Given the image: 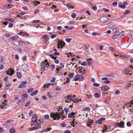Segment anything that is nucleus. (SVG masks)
Wrapping results in <instances>:
<instances>
[{"instance_id":"nucleus-9","label":"nucleus","mask_w":133,"mask_h":133,"mask_svg":"<svg viewBox=\"0 0 133 133\" xmlns=\"http://www.w3.org/2000/svg\"><path fill=\"white\" fill-rule=\"evenodd\" d=\"M10 36V35L7 34H5L3 37V39L5 41H7L8 40V38H9Z\"/></svg>"},{"instance_id":"nucleus-27","label":"nucleus","mask_w":133,"mask_h":133,"mask_svg":"<svg viewBox=\"0 0 133 133\" xmlns=\"http://www.w3.org/2000/svg\"><path fill=\"white\" fill-rule=\"evenodd\" d=\"M14 7V5L12 4H8L7 6L8 9H10Z\"/></svg>"},{"instance_id":"nucleus-33","label":"nucleus","mask_w":133,"mask_h":133,"mask_svg":"<svg viewBox=\"0 0 133 133\" xmlns=\"http://www.w3.org/2000/svg\"><path fill=\"white\" fill-rule=\"evenodd\" d=\"M24 101H24V99H21V100L18 101V102H17V104H18L19 103H21V102H22L24 103Z\"/></svg>"},{"instance_id":"nucleus-60","label":"nucleus","mask_w":133,"mask_h":133,"mask_svg":"<svg viewBox=\"0 0 133 133\" xmlns=\"http://www.w3.org/2000/svg\"><path fill=\"white\" fill-rule=\"evenodd\" d=\"M31 102L30 101H29L27 102L25 104V106L27 107L29 105V104Z\"/></svg>"},{"instance_id":"nucleus-38","label":"nucleus","mask_w":133,"mask_h":133,"mask_svg":"<svg viewBox=\"0 0 133 133\" xmlns=\"http://www.w3.org/2000/svg\"><path fill=\"white\" fill-rule=\"evenodd\" d=\"M67 6L68 7V9H69V8H71L72 9L74 7L72 6V5L71 4H68L67 5Z\"/></svg>"},{"instance_id":"nucleus-35","label":"nucleus","mask_w":133,"mask_h":133,"mask_svg":"<svg viewBox=\"0 0 133 133\" xmlns=\"http://www.w3.org/2000/svg\"><path fill=\"white\" fill-rule=\"evenodd\" d=\"M51 85V83H48L44 85V87L45 88L46 87L47 88H48V87L50 85Z\"/></svg>"},{"instance_id":"nucleus-41","label":"nucleus","mask_w":133,"mask_h":133,"mask_svg":"<svg viewBox=\"0 0 133 133\" xmlns=\"http://www.w3.org/2000/svg\"><path fill=\"white\" fill-rule=\"evenodd\" d=\"M119 6L120 8L123 9L125 7V6L124 5H123L122 4H120L119 5Z\"/></svg>"},{"instance_id":"nucleus-57","label":"nucleus","mask_w":133,"mask_h":133,"mask_svg":"<svg viewBox=\"0 0 133 133\" xmlns=\"http://www.w3.org/2000/svg\"><path fill=\"white\" fill-rule=\"evenodd\" d=\"M119 56H121L123 58H126L128 56L125 55H119Z\"/></svg>"},{"instance_id":"nucleus-51","label":"nucleus","mask_w":133,"mask_h":133,"mask_svg":"<svg viewBox=\"0 0 133 133\" xmlns=\"http://www.w3.org/2000/svg\"><path fill=\"white\" fill-rule=\"evenodd\" d=\"M71 39V38H67L65 39V41L67 42H69L70 41Z\"/></svg>"},{"instance_id":"nucleus-15","label":"nucleus","mask_w":133,"mask_h":133,"mask_svg":"<svg viewBox=\"0 0 133 133\" xmlns=\"http://www.w3.org/2000/svg\"><path fill=\"white\" fill-rule=\"evenodd\" d=\"M113 23H109L107 25L109 28H111L113 27Z\"/></svg>"},{"instance_id":"nucleus-16","label":"nucleus","mask_w":133,"mask_h":133,"mask_svg":"<svg viewBox=\"0 0 133 133\" xmlns=\"http://www.w3.org/2000/svg\"><path fill=\"white\" fill-rule=\"evenodd\" d=\"M91 60V58L88 59H87V61L88 62V66H90L92 64L91 61H90Z\"/></svg>"},{"instance_id":"nucleus-3","label":"nucleus","mask_w":133,"mask_h":133,"mask_svg":"<svg viewBox=\"0 0 133 133\" xmlns=\"http://www.w3.org/2000/svg\"><path fill=\"white\" fill-rule=\"evenodd\" d=\"M57 42L58 43L57 45V48H62L65 45V43L62 41L58 40V42Z\"/></svg>"},{"instance_id":"nucleus-50","label":"nucleus","mask_w":133,"mask_h":133,"mask_svg":"<svg viewBox=\"0 0 133 133\" xmlns=\"http://www.w3.org/2000/svg\"><path fill=\"white\" fill-rule=\"evenodd\" d=\"M22 59L24 61H26V56H25V55L22 58Z\"/></svg>"},{"instance_id":"nucleus-61","label":"nucleus","mask_w":133,"mask_h":133,"mask_svg":"<svg viewBox=\"0 0 133 133\" xmlns=\"http://www.w3.org/2000/svg\"><path fill=\"white\" fill-rule=\"evenodd\" d=\"M92 35L95 36L97 35H98V34H97L95 32H93L92 34Z\"/></svg>"},{"instance_id":"nucleus-14","label":"nucleus","mask_w":133,"mask_h":133,"mask_svg":"<svg viewBox=\"0 0 133 133\" xmlns=\"http://www.w3.org/2000/svg\"><path fill=\"white\" fill-rule=\"evenodd\" d=\"M131 104H133V99H132V101H131L129 102H128L125 103L126 105L128 106H130L131 105Z\"/></svg>"},{"instance_id":"nucleus-43","label":"nucleus","mask_w":133,"mask_h":133,"mask_svg":"<svg viewBox=\"0 0 133 133\" xmlns=\"http://www.w3.org/2000/svg\"><path fill=\"white\" fill-rule=\"evenodd\" d=\"M118 30L119 29L118 28H116L113 29L112 31L115 32L116 31H118Z\"/></svg>"},{"instance_id":"nucleus-49","label":"nucleus","mask_w":133,"mask_h":133,"mask_svg":"<svg viewBox=\"0 0 133 133\" xmlns=\"http://www.w3.org/2000/svg\"><path fill=\"white\" fill-rule=\"evenodd\" d=\"M130 12V11L129 10H127V11H126L124 13V15H126L127 14H129Z\"/></svg>"},{"instance_id":"nucleus-4","label":"nucleus","mask_w":133,"mask_h":133,"mask_svg":"<svg viewBox=\"0 0 133 133\" xmlns=\"http://www.w3.org/2000/svg\"><path fill=\"white\" fill-rule=\"evenodd\" d=\"M6 72L7 74L12 76L14 73V70L13 69L10 68L6 71Z\"/></svg>"},{"instance_id":"nucleus-46","label":"nucleus","mask_w":133,"mask_h":133,"mask_svg":"<svg viewBox=\"0 0 133 133\" xmlns=\"http://www.w3.org/2000/svg\"><path fill=\"white\" fill-rule=\"evenodd\" d=\"M57 36V35L55 34L53 35L50 36V38L51 39H53L56 37Z\"/></svg>"},{"instance_id":"nucleus-25","label":"nucleus","mask_w":133,"mask_h":133,"mask_svg":"<svg viewBox=\"0 0 133 133\" xmlns=\"http://www.w3.org/2000/svg\"><path fill=\"white\" fill-rule=\"evenodd\" d=\"M49 118V116L48 115H44V118L45 120L48 119Z\"/></svg>"},{"instance_id":"nucleus-28","label":"nucleus","mask_w":133,"mask_h":133,"mask_svg":"<svg viewBox=\"0 0 133 133\" xmlns=\"http://www.w3.org/2000/svg\"><path fill=\"white\" fill-rule=\"evenodd\" d=\"M17 76L19 78H21V75L19 72H18L17 73Z\"/></svg>"},{"instance_id":"nucleus-18","label":"nucleus","mask_w":133,"mask_h":133,"mask_svg":"<svg viewBox=\"0 0 133 133\" xmlns=\"http://www.w3.org/2000/svg\"><path fill=\"white\" fill-rule=\"evenodd\" d=\"M38 92V91L37 90H35L34 91L31 93L30 94V95L32 96H33L34 95L37 94Z\"/></svg>"},{"instance_id":"nucleus-5","label":"nucleus","mask_w":133,"mask_h":133,"mask_svg":"<svg viewBox=\"0 0 133 133\" xmlns=\"http://www.w3.org/2000/svg\"><path fill=\"white\" fill-rule=\"evenodd\" d=\"M108 19L106 17L103 16L100 18V21L102 23H104L106 22Z\"/></svg>"},{"instance_id":"nucleus-26","label":"nucleus","mask_w":133,"mask_h":133,"mask_svg":"<svg viewBox=\"0 0 133 133\" xmlns=\"http://www.w3.org/2000/svg\"><path fill=\"white\" fill-rule=\"evenodd\" d=\"M78 78H79L78 80H79V81H83L84 78V77L82 75H79Z\"/></svg>"},{"instance_id":"nucleus-19","label":"nucleus","mask_w":133,"mask_h":133,"mask_svg":"<svg viewBox=\"0 0 133 133\" xmlns=\"http://www.w3.org/2000/svg\"><path fill=\"white\" fill-rule=\"evenodd\" d=\"M35 125H37V127H35L36 130L38 129H39L41 127V124L38 123L36 122V124H35Z\"/></svg>"},{"instance_id":"nucleus-10","label":"nucleus","mask_w":133,"mask_h":133,"mask_svg":"<svg viewBox=\"0 0 133 133\" xmlns=\"http://www.w3.org/2000/svg\"><path fill=\"white\" fill-rule=\"evenodd\" d=\"M105 119V118H101L98 120L96 122V123H98L100 124L102 121H104Z\"/></svg>"},{"instance_id":"nucleus-37","label":"nucleus","mask_w":133,"mask_h":133,"mask_svg":"<svg viewBox=\"0 0 133 133\" xmlns=\"http://www.w3.org/2000/svg\"><path fill=\"white\" fill-rule=\"evenodd\" d=\"M90 108L88 107H86L85 108H84V111H86L87 110L88 111H90Z\"/></svg>"},{"instance_id":"nucleus-6","label":"nucleus","mask_w":133,"mask_h":133,"mask_svg":"<svg viewBox=\"0 0 133 133\" xmlns=\"http://www.w3.org/2000/svg\"><path fill=\"white\" fill-rule=\"evenodd\" d=\"M37 117L36 115H33L31 118L32 121L34 123H35V124H36V123L37 122Z\"/></svg>"},{"instance_id":"nucleus-48","label":"nucleus","mask_w":133,"mask_h":133,"mask_svg":"<svg viewBox=\"0 0 133 133\" xmlns=\"http://www.w3.org/2000/svg\"><path fill=\"white\" fill-rule=\"evenodd\" d=\"M117 36L115 34H114L112 36V38L114 39H116L117 37Z\"/></svg>"},{"instance_id":"nucleus-52","label":"nucleus","mask_w":133,"mask_h":133,"mask_svg":"<svg viewBox=\"0 0 133 133\" xmlns=\"http://www.w3.org/2000/svg\"><path fill=\"white\" fill-rule=\"evenodd\" d=\"M48 97L50 98H51L52 97V96L50 95V92H48Z\"/></svg>"},{"instance_id":"nucleus-17","label":"nucleus","mask_w":133,"mask_h":133,"mask_svg":"<svg viewBox=\"0 0 133 133\" xmlns=\"http://www.w3.org/2000/svg\"><path fill=\"white\" fill-rule=\"evenodd\" d=\"M50 57L52 59H56L57 57V56L54 54L50 55Z\"/></svg>"},{"instance_id":"nucleus-32","label":"nucleus","mask_w":133,"mask_h":133,"mask_svg":"<svg viewBox=\"0 0 133 133\" xmlns=\"http://www.w3.org/2000/svg\"><path fill=\"white\" fill-rule=\"evenodd\" d=\"M22 35L24 36L27 37L28 36V33L26 32H23Z\"/></svg>"},{"instance_id":"nucleus-39","label":"nucleus","mask_w":133,"mask_h":133,"mask_svg":"<svg viewBox=\"0 0 133 133\" xmlns=\"http://www.w3.org/2000/svg\"><path fill=\"white\" fill-rule=\"evenodd\" d=\"M93 85L95 86V87H99L100 85V84H99L94 83L93 84Z\"/></svg>"},{"instance_id":"nucleus-44","label":"nucleus","mask_w":133,"mask_h":133,"mask_svg":"<svg viewBox=\"0 0 133 133\" xmlns=\"http://www.w3.org/2000/svg\"><path fill=\"white\" fill-rule=\"evenodd\" d=\"M27 84V82L26 81H23L21 82V84L25 86V85Z\"/></svg>"},{"instance_id":"nucleus-12","label":"nucleus","mask_w":133,"mask_h":133,"mask_svg":"<svg viewBox=\"0 0 133 133\" xmlns=\"http://www.w3.org/2000/svg\"><path fill=\"white\" fill-rule=\"evenodd\" d=\"M18 37V36L17 35H15L13 36L10 38V39L12 41H13L17 39Z\"/></svg>"},{"instance_id":"nucleus-56","label":"nucleus","mask_w":133,"mask_h":133,"mask_svg":"<svg viewBox=\"0 0 133 133\" xmlns=\"http://www.w3.org/2000/svg\"><path fill=\"white\" fill-rule=\"evenodd\" d=\"M30 131H33L37 130L36 127H33L32 128H30Z\"/></svg>"},{"instance_id":"nucleus-31","label":"nucleus","mask_w":133,"mask_h":133,"mask_svg":"<svg viewBox=\"0 0 133 133\" xmlns=\"http://www.w3.org/2000/svg\"><path fill=\"white\" fill-rule=\"evenodd\" d=\"M28 97V95L27 94H25L21 96V97L22 98H26Z\"/></svg>"},{"instance_id":"nucleus-64","label":"nucleus","mask_w":133,"mask_h":133,"mask_svg":"<svg viewBox=\"0 0 133 133\" xmlns=\"http://www.w3.org/2000/svg\"><path fill=\"white\" fill-rule=\"evenodd\" d=\"M125 72V74H127L128 73V72H129V71L128 70V69H126L124 70Z\"/></svg>"},{"instance_id":"nucleus-11","label":"nucleus","mask_w":133,"mask_h":133,"mask_svg":"<svg viewBox=\"0 0 133 133\" xmlns=\"http://www.w3.org/2000/svg\"><path fill=\"white\" fill-rule=\"evenodd\" d=\"M76 113H74V112H71V113H69L68 114V117L69 118H75V116L74 115Z\"/></svg>"},{"instance_id":"nucleus-62","label":"nucleus","mask_w":133,"mask_h":133,"mask_svg":"<svg viewBox=\"0 0 133 133\" xmlns=\"http://www.w3.org/2000/svg\"><path fill=\"white\" fill-rule=\"evenodd\" d=\"M103 11L106 12H107L109 11V10L108 9H107L105 8H103Z\"/></svg>"},{"instance_id":"nucleus-58","label":"nucleus","mask_w":133,"mask_h":133,"mask_svg":"<svg viewBox=\"0 0 133 133\" xmlns=\"http://www.w3.org/2000/svg\"><path fill=\"white\" fill-rule=\"evenodd\" d=\"M61 125L63 127H65L66 125V124L64 123H61Z\"/></svg>"},{"instance_id":"nucleus-40","label":"nucleus","mask_w":133,"mask_h":133,"mask_svg":"<svg viewBox=\"0 0 133 133\" xmlns=\"http://www.w3.org/2000/svg\"><path fill=\"white\" fill-rule=\"evenodd\" d=\"M10 131L11 133H14L15 132V130L14 129H10Z\"/></svg>"},{"instance_id":"nucleus-7","label":"nucleus","mask_w":133,"mask_h":133,"mask_svg":"<svg viewBox=\"0 0 133 133\" xmlns=\"http://www.w3.org/2000/svg\"><path fill=\"white\" fill-rule=\"evenodd\" d=\"M110 89V87L106 85L102 86L101 87V90H102L107 91Z\"/></svg>"},{"instance_id":"nucleus-47","label":"nucleus","mask_w":133,"mask_h":133,"mask_svg":"<svg viewBox=\"0 0 133 133\" xmlns=\"http://www.w3.org/2000/svg\"><path fill=\"white\" fill-rule=\"evenodd\" d=\"M50 68L51 69V70H54L55 68V66L53 65H51L50 66Z\"/></svg>"},{"instance_id":"nucleus-36","label":"nucleus","mask_w":133,"mask_h":133,"mask_svg":"<svg viewBox=\"0 0 133 133\" xmlns=\"http://www.w3.org/2000/svg\"><path fill=\"white\" fill-rule=\"evenodd\" d=\"M34 90V89L33 88H31L30 89H28V93H29L30 92H32Z\"/></svg>"},{"instance_id":"nucleus-54","label":"nucleus","mask_w":133,"mask_h":133,"mask_svg":"<svg viewBox=\"0 0 133 133\" xmlns=\"http://www.w3.org/2000/svg\"><path fill=\"white\" fill-rule=\"evenodd\" d=\"M127 125L128 127H129L131 125L130 122H128L127 123Z\"/></svg>"},{"instance_id":"nucleus-63","label":"nucleus","mask_w":133,"mask_h":133,"mask_svg":"<svg viewBox=\"0 0 133 133\" xmlns=\"http://www.w3.org/2000/svg\"><path fill=\"white\" fill-rule=\"evenodd\" d=\"M79 101V100H77V99H75L73 100V102H75L76 103H78Z\"/></svg>"},{"instance_id":"nucleus-8","label":"nucleus","mask_w":133,"mask_h":133,"mask_svg":"<svg viewBox=\"0 0 133 133\" xmlns=\"http://www.w3.org/2000/svg\"><path fill=\"white\" fill-rule=\"evenodd\" d=\"M116 124L119 128H123L124 127V123L123 121H121L119 123H116Z\"/></svg>"},{"instance_id":"nucleus-55","label":"nucleus","mask_w":133,"mask_h":133,"mask_svg":"<svg viewBox=\"0 0 133 133\" xmlns=\"http://www.w3.org/2000/svg\"><path fill=\"white\" fill-rule=\"evenodd\" d=\"M120 92L118 90H117L115 91V94L116 95L120 94Z\"/></svg>"},{"instance_id":"nucleus-2","label":"nucleus","mask_w":133,"mask_h":133,"mask_svg":"<svg viewBox=\"0 0 133 133\" xmlns=\"http://www.w3.org/2000/svg\"><path fill=\"white\" fill-rule=\"evenodd\" d=\"M116 127V126L113 125H109L105 128V130L108 132L112 130Z\"/></svg>"},{"instance_id":"nucleus-24","label":"nucleus","mask_w":133,"mask_h":133,"mask_svg":"<svg viewBox=\"0 0 133 133\" xmlns=\"http://www.w3.org/2000/svg\"><path fill=\"white\" fill-rule=\"evenodd\" d=\"M48 38V37L47 35H44L43 36L41 39H47Z\"/></svg>"},{"instance_id":"nucleus-23","label":"nucleus","mask_w":133,"mask_h":133,"mask_svg":"<svg viewBox=\"0 0 133 133\" xmlns=\"http://www.w3.org/2000/svg\"><path fill=\"white\" fill-rule=\"evenodd\" d=\"M45 67H46V66H43L42 67H41V74H42V72L44 71L45 70Z\"/></svg>"},{"instance_id":"nucleus-1","label":"nucleus","mask_w":133,"mask_h":133,"mask_svg":"<svg viewBox=\"0 0 133 133\" xmlns=\"http://www.w3.org/2000/svg\"><path fill=\"white\" fill-rule=\"evenodd\" d=\"M62 114V113H61L60 112H56L55 113L52 112L50 115V116L54 120H55L56 119L57 120H58L59 118L61 117H63Z\"/></svg>"},{"instance_id":"nucleus-42","label":"nucleus","mask_w":133,"mask_h":133,"mask_svg":"<svg viewBox=\"0 0 133 133\" xmlns=\"http://www.w3.org/2000/svg\"><path fill=\"white\" fill-rule=\"evenodd\" d=\"M76 14L75 13H73L71 15V17L73 18H75L76 16Z\"/></svg>"},{"instance_id":"nucleus-21","label":"nucleus","mask_w":133,"mask_h":133,"mask_svg":"<svg viewBox=\"0 0 133 133\" xmlns=\"http://www.w3.org/2000/svg\"><path fill=\"white\" fill-rule=\"evenodd\" d=\"M92 124V123L90 120H89L86 123L87 125L88 126H89L90 125H91Z\"/></svg>"},{"instance_id":"nucleus-13","label":"nucleus","mask_w":133,"mask_h":133,"mask_svg":"<svg viewBox=\"0 0 133 133\" xmlns=\"http://www.w3.org/2000/svg\"><path fill=\"white\" fill-rule=\"evenodd\" d=\"M78 63L79 64H81L83 66H85L87 65V63L85 62H81V61L79 60L78 61Z\"/></svg>"},{"instance_id":"nucleus-20","label":"nucleus","mask_w":133,"mask_h":133,"mask_svg":"<svg viewBox=\"0 0 133 133\" xmlns=\"http://www.w3.org/2000/svg\"><path fill=\"white\" fill-rule=\"evenodd\" d=\"M79 75H77L74 76V77L73 79V80L74 81H76L77 80H78L79 79Z\"/></svg>"},{"instance_id":"nucleus-45","label":"nucleus","mask_w":133,"mask_h":133,"mask_svg":"<svg viewBox=\"0 0 133 133\" xmlns=\"http://www.w3.org/2000/svg\"><path fill=\"white\" fill-rule=\"evenodd\" d=\"M27 84V82L26 81H23L21 82V84L25 86V85Z\"/></svg>"},{"instance_id":"nucleus-22","label":"nucleus","mask_w":133,"mask_h":133,"mask_svg":"<svg viewBox=\"0 0 133 133\" xmlns=\"http://www.w3.org/2000/svg\"><path fill=\"white\" fill-rule=\"evenodd\" d=\"M66 97L69 98L70 101H72L74 100L72 98V96L71 95H68L66 96Z\"/></svg>"},{"instance_id":"nucleus-53","label":"nucleus","mask_w":133,"mask_h":133,"mask_svg":"<svg viewBox=\"0 0 133 133\" xmlns=\"http://www.w3.org/2000/svg\"><path fill=\"white\" fill-rule=\"evenodd\" d=\"M92 9L94 10H97V7L96 6H93Z\"/></svg>"},{"instance_id":"nucleus-34","label":"nucleus","mask_w":133,"mask_h":133,"mask_svg":"<svg viewBox=\"0 0 133 133\" xmlns=\"http://www.w3.org/2000/svg\"><path fill=\"white\" fill-rule=\"evenodd\" d=\"M37 3L38 4H40V2H39L36 1H33V3L35 5H36V6L37 5V4H36Z\"/></svg>"},{"instance_id":"nucleus-59","label":"nucleus","mask_w":133,"mask_h":133,"mask_svg":"<svg viewBox=\"0 0 133 133\" xmlns=\"http://www.w3.org/2000/svg\"><path fill=\"white\" fill-rule=\"evenodd\" d=\"M104 83L105 84L109 83H110V81L109 80H107L104 81Z\"/></svg>"},{"instance_id":"nucleus-30","label":"nucleus","mask_w":133,"mask_h":133,"mask_svg":"<svg viewBox=\"0 0 133 133\" xmlns=\"http://www.w3.org/2000/svg\"><path fill=\"white\" fill-rule=\"evenodd\" d=\"M94 96L95 97L98 98L99 97L100 95L98 93H96L94 94Z\"/></svg>"},{"instance_id":"nucleus-29","label":"nucleus","mask_w":133,"mask_h":133,"mask_svg":"<svg viewBox=\"0 0 133 133\" xmlns=\"http://www.w3.org/2000/svg\"><path fill=\"white\" fill-rule=\"evenodd\" d=\"M26 87V86H23V85L20 84L19 85V86L18 87V88H25Z\"/></svg>"}]
</instances>
